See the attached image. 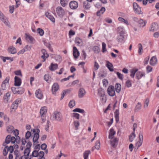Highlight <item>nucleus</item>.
Segmentation results:
<instances>
[{"mask_svg": "<svg viewBox=\"0 0 159 159\" xmlns=\"http://www.w3.org/2000/svg\"><path fill=\"white\" fill-rule=\"evenodd\" d=\"M118 35L116 39L120 43H122L124 41L125 30L122 27L120 26L118 28Z\"/></svg>", "mask_w": 159, "mask_h": 159, "instance_id": "nucleus-1", "label": "nucleus"}, {"mask_svg": "<svg viewBox=\"0 0 159 159\" xmlns=\"http://www.w3.org/2000/svg\"><path fill=\"white\" fill-rule=\"evenodd\" d=\"M53 117L55 120L60 122L62 121V116L59 112H54L53 114Z\"/></svg>", "mask_w": 159, "mask_h": 159, "instance_id": "nucleus-2", "label": "nucleus"}, {"mask_svg": "<svg viewBox=\"0 0 159 159\" xmlns=\"http://www.w3.org/2000/svg\"><path fill=\"white\" fill-rule=\"evenodd\" d=\"M56 11L58 16L62 18L65 14V11L61 7H58L56 8Z\"/></svg>", "mask_w": 159, "mask_h": 159, "instance_id": "nucleus-3", "label": "nucleus"}, {"mask_svg": "<svg viewBox=\"0 0 159 159\" xmlns=\"http://www.w3.org/2000/svg\"><path fill=\"white\" fill-rule=\"evenodd\" d=\"M11 90L14 94H16L18 93V94H21L24 91V90L21 88H16L15 87H12Z\"/></svg>", "mask_w": 159, "mask_h": 159, "instance_id": "nucleus-4", "label": "nucleus"}, {"mask_svg": "<svg viewBox=\"0 0 159 159\" xmlns=\"http://www.w3.org/2000/svg\"><path fill=\"white\" fill-rule=\"evenodd\" d=\"M31 131L32 132V134H33V139H39V133L40 130L38 129H31Z\"/></svg>", "mask_w": 159, "mask_h": 159, "instance_id": "nucleus-5", "label": "nucleus"}, {"mask_svg": "<svg viewBox=\"0 0 159 159\" xmlns=\"http://www.w3.org/2000/svg\"><path fill=\"white\" fill-rule=\"evenodd\" d=\"M107 93L111 96H114L115 94L114 87L113 86H110L107 89Z\"/></svg>", "mask_w": 159, "mask_h": 159, "instance_id": "nucleus-6", "label": "nucleus"}, {"mask_svg": "<svg viewBox=\"0 0 159 159\" xmlns=\"http://www.w3.org/2000/svg\"><path fill=\"white\" fill-rule=\"evenodd\" d=\"M21 99L18 98L13 103L11 106V109L12 110H15L17 109L18 107V104L21 102Z\"/></svg>", "mask_w": 159, "mask_h": 159, "instance_id": "nucleus-7", "label": "nucleus"}, {"mask_svg": "<svg viewBox=\"0 0 159 159\" xmlns=\"http://www.w3.org/2000/svg\"><path fill=\"white\" fill-rule=\"evenodd\" d=\"M0 20L5 25L9 27H10L11 25L10 23L8 20L7 18L4 15L0 17Z\"/></svg>", "mask_w": 159, "mask_h": 159, "instance_id": "nucleus-8", "label": "nucleus"}, {"mask_svg": "<svg viewBox=\"0 0 159 159\" xmlns=\"http://www.w3.org/2000/svg\"><path fill=\"white\" fill-rule=\"evenodd\" d=\"M133 7L135 13L138 14L141 13V8L136 3L134 2L133 3Z\"/></svg>", "mask_w": 159, "mask_h": 159, "instance_id": "nucleus-9", "label": "nucleus"}, {"mask_svg": "<svg viewBox=\"0 0 159 159\" xmlns=\"http://www.w3.org/2000/svg\"><path fill=\"white\" fill-rule=\"evenodd\" d=\"M69 6L71 9H75L78 7V3L76 1H72L70 2Z\"/></svg>", "mask_w": 159, "mask_h": 159, "instance_id": "nucleus-10", "label": "nucleus"}, {"mask_svg": "<svg viewBox=\"0 0 159 159\" xmlns=\"http://www.w3.org/2000/svg\"><path fill=\"white\" fill-rule=\"evenodd\" d=\"M86 91L83 88H80L78 91V97L80 98H82L85 95Z\"/></svg>", "mask_w": 159, "mask_h": 159, "instance_id": "nucleus-11", "label": "nucleus"}, {"mask_svg": "<svg viewBox=\"0 0 159 159\" xmlns=\"http://www.w3.org/2000/svg\"><path fill=\"white\" fill-rule=\"evenodd\" d=\"M59 86L57 83H54L52 85V93L54 94H55L56 93V92L59 89Z\"/></svg>", "mask_w": 159, "mask_h": 159, "instance_id": "nucleus-12", "label": "nucleus"}, {"mask_svg": "<svg viewBox=\"0 0 159 159\" xmlns=\"http://www.w3.org/2000/svg\"><path fill=\"white\" fill-rule=\"evenodd\" d=\"M158 28V24L156 23H153L152 24L150 31L154 32L157 31Z\"/></svg>", "mask_w": 159, "mask_h": 159, "instance_id": "nucleus-13", "label": "nucleus"}, {"mask_svg": "<svg viewBox=\"0 0 159 159\" xmlns=\"http://www.w3.org/2000/svg\"><path fill=\"white\" fill-rule=\"evenodd\" d=\"M14 85L16 86H19L21 85V79L18 77L16 76L14 78Z\"/></svg>", "mask_w": 159, "mask_h": 159, "instance_id": "nucleus-14", "label": "nucleus"}, {"mask_svg": "<svg viewBox=\"0 0 159 159\" xmlns=\"http://www.w3.org/2000/svg\"><path fill=\"white\" fill-rule=\"evenodd\" d=\"M35 94L36 97L39 99H41L43 97V94L42 91L38 89L36 90Z\"/></svg>", "mask_w": 159, "mask_h": 159, "instance_id": "nucleus-15", "label": "nucleus"}, {"mask_svg": "<svg viewBox=\"0 0 159 159\" xmlns=\"http://www.w3.org/2000/svg\"><path fill=\"white\" fill-rule=\"evenodd\" d=\"M73 55L75 58H77L79 56L80 53L75 47H74L73 48Z\"/></svg>", "mask_w": 159, "mask_h": 159, "instance_id": "nucleus-16", "label": "nucleus"}, {"mask_svg": "<svg viewBox=\"0 0 159 159\" xmlns=\"http://www.w3.org/2000/svg\"><path fill=\"white\" fill-rule=\"evenodd\" d=\"M157 63V59L156 56L152 57L150 61V64L151 65L154 66Z\"/></svg>", "mask_w": 159, "mask_h": 159, "instance_id": "nucleus-17", "label": "nucleus"}, {"mask_svg": "<svg viewBox=\"0 0 159 159\" xmlns=\"http://www.w3.org/2000/svg\"><path fill=\"white\" fill-rule=\"evenodd\" d=\"M137 127V124L136 123H134L133 125V132H132L131 134L129 136V139H133L135 138V135L134 133L135 129Z\"/></svg>", "mask_w": 159, "mask_h": 159, "instance_id": "nucleus-18", "label": "nucleus"}, {"mask_svg": "<svg viewBox=\"0 0 159 159\" xmlns=\"http://www.w3.org/2000/svg\"><path fill=\"white\" fill-rule=\"evenodd\" d=\"M118 140H110V143L111 146L113 148H116L118 143Z\"/></svg>", "mask_w": 159, "mask_h": 159, "instance_id": "nucleus-19", "label": "nucleus"}, {"mask_svg": "<svg viewBox=\"0 0 159 159\" xmlns=\"http://www.w3.org/2000/svg\"><path fill=\"white\" fill-rule=\"evenodd\" d=\"M41 52L43 54L41 57L43 59V61L44 62L45 61L46 59L48 57V55L47 53L46 50L44 49H42Z\"/></svg>", "mask_w": 159, "mask_h": 159, "instance_id": "nucleus-20", "label": "nucleus"}, {"mask_svg": "<svg viewBox=\"0 0 159 159\" xmlns=\"http://www.w3.org/2000/svg\"><path fill=\"white\" fill-rule=\"evenodd\" d=\"M25 35L26 40L30 43H33L34 39L32 36L27 34H25Z\"/></svg>", "mask_w": 159, "mask_h": 159, "instance_id": "nucleus-21", "label": "nucleus"}, {"mask_svg": "<svg viewBox=\"0 0 159 159\" xmlns=\"http://www.w3.org/2000/svg\"><path fill=\"white\" fill-rule=\"evenodd\" d=\"M45 16L49 19L52 22H54L55 19L53 16L50 13L47 12L45 13Z\"/></svg>", "mask_w": 159, "mask_h": 159, "instance_id": "nucleus-22", "label": "nucleus"}, {"mask_svg": "<svg viewBox=\"0 0 159 159\" xmlns=\"http://www.w3.org/2000/svg\"><path fill=\"white\" fill-rule=\"evenodd\" d=\"M2 145L3 146H5L3 151V155L4 156H6L9 151V147L8 146L6 145L5 143H3Z\"/></svg>", "mask_w": 159, "mask_h": 159, "instance_id": "nucleus-23", "label": "nucleus"}, {"mask_svg": "<svg viewBox=\"0 0 159 159\" xmlns=\"http://www.w3.org/2000/svg\"><path fill=\"white\" fill-rule=\"evenodd\" d=\"M58 65L57 64H53L51 63V65L49 67V69L51 71H54L57 69L58 68Z\"/></svg>", "mask_w": 159, "mask_h": 159, "instance_id": "nucleus-24", "label": "nucleus"}, {"mask_svg": "<svg viewBox=\"0 0 159 159\" xmlns=\"http://www.w3.org/2000/svg\"><path fill=\"white\" fill-rule=\"evenodd\" d=\"M144 76V73L143 72L141 71L138 72L136 74V77L138 80L141 79L142 78V77L143 76Z\"/></svg>", "mask_w": 159, "mask_h": 159, "instance_id": "nucleus-25", "label": "nucleus"}, {"mask_svg": "<svg viewBox=\"0 0 159 159\" xmlns=\"http://www.w3.org/2000/svg\"><path fill=\"white\" fill-rule=\"evenodd\" d=\"M47 109L46 107H42L40 111L41 116H44L47 113Z\"/></svg>", "mask_w": 159, "mask_h": 159, "instance_id": "nucleus-26", "label": "nucleus"}, {"mask_svg": "<svg viewBox=\"0 0 159 159\" xmlns=\"http://www.w3.org/2000/svg\"><path fill=\"white\" fill-rule=\"evenodd\" d=\"M114 115L116 122V123H117L119 120V111L118 110L116 109V110L114 112Z\"/></svg>", "mask_w": 159, "mask_h": 159, "instance_id": "nucleus-27", "label": "nucleus"}, {"mask_svg": "<svg viewBox=\"0 0 159 159\" xmlns=\"http://www.w3.org/2000/svg\"><path fill=\"white\" fill-rule=\"evenodd\" d=\"M106 66L111 71H113L114 70L113 69V66L112 64L109 61L107 62Z\"/></svg>", "mask_w": 159, "mask_h": 159, "instance_id": "nucleus-28", "label": "nucleus"}, {"mask_svg": "<svg viewBox=\"0 0 159 159\" xmlns=\"http://www.w3.org/2000/svg\"><path fill=\"white\" fill-rule=\"evenodd\" d=\"M115 89L116 92L119 93L121 89V85L120 84L117 83L115 86Z\"/></svg>", "mask_w": 159, "mask_h": 159, "instance_id": "nucleus-29", "label": "nucleus"}, {"mask_svg": "<svg viewBox=\"0 0 159 159\" xmlns=\"http://www.w3.org/2000/svg\"><path fill=\"white\" fill-rule=\"evenodd\" d=\"M105 11V8L104 7H102L100 10L98 11L97 12V15L98 16H100L103 14Z\"/></svg>", "mask_w": 159, "mask_h": 159, "instance_id": "nucleus-30", "label": "nucleus"}, {"mask_svg": "<svg viewBox=\"0 0 159 159\" xmlns=\"http://www.w3.org/2000/svg\"><path fill=\"white\" fill-rule=\"evenodd\" d=\"M10 96V94L9 92L6 93L3 97V99L5 102H8Z\"/></svg>", "mask_w": 159, "mask_h": 159, "instance_id": "nucleus-31", "label": "nucleus"}, {"mask_svg": "<svg viewBox=\"0 0 159 159\" xmlns=\"http://www.w3.org/2000/svg\"><path fill=\"white\" fill-rule=\"evenodd\" d=\"M8 51L11 54H15L16 52V49L14 47H11L9 48Z\"/></svg>", "mask_w": 159, "mask_h": 159, "instance_id": "nucleus-32", "label": "nucleus"}, {"mask_svg": "<svg viewBox=\"0 0 159 159\" xmlns=\"http://www.w3.org/2000/svg\"><path fill=\"white\" fill-rule=\"evenodd\" d=\"M115 132L113 129H111L110 130L109 134V139H112L113 136L115 134Z\"/></svg>", "mask_w": 159, "mask_h": 159, "instance_id": "nucleus-33", "label": "nucleus"}, {"mask_svg": "<svg viewBox=\"0 0 159 159\" xmlns=\"http://www.w3.org/2000/svg\"><path fill=\"white\" fill-rule=\"evenodd\" d=\"M84 8L86 9H89L90 7V4L87 1L84 2H83Z\"/></svg>", "mask_w": 159, "mask_h": 159, "instance_id": "nucleus-34", "label": "nucleus"}, {"mask_svg": "<svg viewBox=\"0 0 159 159\" xmlns=\"http://www.w3.org/2000/svg\"><path fill=\"white\" fill-rule=\"evenodd\" d=\"M70 91L71 90L70 89L65 90L63 91L61 93V99H62L64 98L66 93H69Z\"/></svg>", "mask_w": 159, "mask_h": 159, "instance_id": "nucleus-35", "label": "nucleus"}, {"mask_svg": "<svg viewBox=\"0 0 159 159\" xmlns=\"http://www.w3.org/2000/svg\"><path fill=\"white\" fill-rule=\"evenodd\" d=\"M91 153L90 150L86 151L84 153V159H87L89 154Z\"/></svg>", "mask_w": 159, "mask_h": 159, "instance_id": "nucleus-36", "label": "nucleus"}, {"mask_svg": "<svg viewBox=\"0 0 159 159\" xmlns=\"http://www.w3.org/2000/svg\"><path fill=\"white\" fill-rule=\"evenodd\" d=\"M138 23L141 27L145 26L146 24V22L142 19H140L138 20Z\"/></svg>", "mask_w": 159, "mask_h": 159, "instance_id": "nucleus-37", "label": "nucleus"}, {"mask_svg": "<svg viewBox=\"0 0 159 159\" xmlns=\"http://www.w3.org/2000/svg\"><path fill=\"white\" fill-rule=\"evenodd\" d=\"M68 1L67 0H60V3L63 7H65L68 3Z\"/></svg>", "mask_w": 159, "mask_h": 159, "instance_id": "nucleus-38", "label": "nucleus"}, {"mask_svg": "<svg viewBox=\"0 0 159 159\" xmlns=\"http://www.w3.org/2000/svg\"><path fill=\"white\" fill-rule=\"evenodd\" d=\"M14 127L12 126H9L7 127V131L9 133H12L14 131Z\"/></svg>", "mask_w": 159, "mask_h": 159, "instance_id": "nucleus-39", "label": "nucleus"}, {"mask_svg": "<svg viewBox=\"0 0 159 159\" xmlns=\"http://www.w3.org/2000/svg\"><path fill=\"white\" fill-rule=\"evenodd\" d=\"M98 94L101 97L103 96L104 95V92L102 89H99L98 90Z\"/></svg>", "mask_w": 159, "mask_h": 159, "instance_id": "nucleus-40", "label": "nucleus"}, {"mask_svg": "<svg viewBox=\"0 0 159 159\" xmlns=\"http://www.w3.org/2000/svg\"><path fill=\"white\" fill-rule=\"evenodd\" d=\"M143 143V140H139L137 141L135 144V147H137V149H138L142 145Z\"/></svg>", "mask_w": 159, "mask_h": 159, "instance_id": "nucleus-41", "label": "nucleus"}, {"mask_svg": "<svg viewBox=\"0 0 159 159\" xmlns=\"http://www.w3.org/2000/svg\"><path fill=\"white\" fill-rule=\"evenodd\" d=\"M138 69H133L131 71V74L130 76L132 78H134V76L135 73L138 71Z\"/></svg>", "mask_w": 159, "mask_h": 159, "instance_id": "nucleus-42", "label": "nucleus"}, {"mask_svg": "<svg viewBox=\"0 0 159 159\" xmlns=\"http://www.w3.org/2000/svg\"><path fill=\"white\" fill-rule=\"evenodd\" d=\"M30 152V149H29L28 148H26L24 151V155L23 156L25 157L28 156Z\"/></svg>", "mask_w": 159, "mask_h": 159, "instance_id": "nucleus-43", "label": "nucleus"}, {"mask_svg": "<svg viewBox=\"0 0 159 159\" xmlns=\"http://www.w3.org/2000/svg\"><path fill=\"white\" fill-rule=\"evenodd\" d=\"M73 124L75 130H77L78 129V127L80 125L79 122L78 120H75L74 121Z\"/></svg>", "mask_w": 159, "mask_h": 159, "instance_id": "nucleus-44", "label": "nucleus"}, {"mask_svg": "<svg viewBox=\"0 0 159 159\" xmlns=\"http://www.w3.org/2000/svg\"><path fill=\"white\" fill-rule=\"evenodd\" d=\"M5 139H20V137L15 138V137L11 136V135L9 134L7 136Z\"/></svg>", "mask_w": 159, "mask_h": 159, "instance_id": "nucleus-45", "label": "nucleus"}, {"mask_svg": "<svg viewBox=\"0 0 159 159\" xmlns=\"http://www.w3.org/2000/svg\"><path fill=\"white\" fill-rule=\"evenodd\" d=\"M100 142L99 141H97L95 143V148L98 150H99L100 148Z\"/></svg>", "mask_w": 159, "mask_h": 159, "instance_id": "nucleus-46", "label": "nucleus"}, {"mask_svg": "<svg viewBox=\"0 0 159 159\" xmlns=\"http://www.w3.org/2000/svg\"><path fill=\"white\" fill-rule=\"evenodd\" d=\"M93 50L95 53H98L100 51V49L99 47L98 46H94L93 48Z\"/></svg>", "mask_w": 159, "mask_h": 159, "instance_id": "nucleus-47", "label": "nucleus"}, {"mask_svg": "<svg viewBox=\"0 0 159 159\" xmlns=\"http://www.w3.org/2000/svg\"><path fill=\"white\" fill-rule=\"evenodd\" d=\"M73 111L77 112L79 113H84L85 112L84 110L79 108H76L73 110Z\"/></svg>", "mask_w": 159, "mask_h": 159, "instance_id": "nucleus-48", "label": "nucleus"}, {"mask_svg": "<svg viewBox=\"0 0 159 159\" xmlns=\"http://www.w3.org/2000/svg\"><path fill=\"white\" fill-rule=\"evenodd\" d=\"M37 32L41 36H43L44 33L43 30L40 28H39L37 29Z\"/></svg>", "mask_w": 159, "mask_h": 159, "instance_id": "nucleus-49", "label": "nucleus"}, {"mask_svg": "<svg viewBox=\"0 0 159 159\" xmlns=\"http://www.w3.org/2000/svg\"><path fill=\"white\" fill-rule=\"evenodd\" d=\"M44 79L47 82H48L49 80L51 78V77L49 74H46L44 76Z\"/></svg>", "mask_w": 159, "mask_h": 159, "instance_id": "nucleus-50", "label": "nucleus"}, {"mask_svg": "<svg viewBox=\"0 0 159 159\" xmlns=\"http://www.w3.org/2000/svg\"><path fill=\"white\" fill-rule=\"evenodd\" d=\"M75 105V102L74 100H71L69 104V106L70 108H72Z\"/></svg>", "mask_w": 159, "mask_h": 159, "instance_id": "nucleus-51", "label": "nucleus"}, {"mask_svg": "<svg viewBox=\"0 0 159 159\" xmlns=\"http://www.w3.org/2000/svg\"><path fill=\"white\" fill-rule=\"evenodd\" d=\"M118 20L119 21L124 22L127 25H128L129 23L127 20H125L123 18L119 17L118 18Z\"/></svg>", "mask_w": 159, "mask_h": 159, "instance_id": "nucleus-52", "label": "nucleus"}, {"mask_svg": "<svg viewBox=\"0 0 159 159\" xmlns=\"http://www.w3.org/2000/svg\"><path fill=\"white\" fill-rule=\"evenodd\" d=\"M155 0H143V3L144 5H145L147 4L148 2L149 3H151L154 2Z\"/></svg>", "mask_w": 159, "mask_h": 159, "instance_id": "nucleus-53", "label": "nucleus"}, {"mask_svg": "<svg viewBox=\"0 0 159 159\" xmlns=\"http://www.w3.org/2000/svg\"><path fill=\"white\" fill-rule=\"evenodd\" d=\"M82 42V40L79 37H76L75 39V42L78 45H79Z\"/></svg>", "mask_w": 159, "mask_h": 159, "instance_id": "nucleus-54", "label": "nucleus"}, {"mask_svg": "<svg viewBox=\"0 0 159 159\" xmlns=\"http://www.w3.org/2000/svg\"><path fill=\"white\" fill-rule=\"evenodd\" d=\"M39 153L37 150H34L32 153L31 156L33 157H37L39 156Z\"/></svg>", "mask_w": 159, "mask_h": 159, "instance_id": "nucleus-55", "label": "nucleus"}, {"mask_svg": "<svg viewBox=\"0 0 159 159\" xmlns=\"http://www.w3.org/2000/svg\"><path fill=\"white\" fill-rule=\"evenodd\" d=\"M138 47H139V50H138V53L139 54L141 55L142 54V52H141V51H143V47L141 44L139 43L138 44Z\"/></svg>", "mask_w": 159, "mask_h": 159, "instance_id": "nucleus-56", "label": "nucleus"}, {"mask_svg": "<svg viewBox=\"0 0 159 159\" xmlns=\"http://www.w3.org/2000/svg\"><path fill=\"white\" fill-rule=\"evenodd\" d=\"M71 116L72 117L75 118L77 119H79L80 118L79 114L76 113H73L71 114Z\"/></svg>", "mask_w": 159, "mask_h": 159, "instance_id": "nucleus-57", "label": "nucleus"}, {"mask_svg": "<svg viewBox=\"0 0 159 159\" xmlns=\"http://www.w3.org/2000/svg\"><path fill=\"white\" fill-rule=\"evenodd\" d=\"M14 154L15 155V159H18L20 157V154L18 151L16 150L14 152Z\"/></svg>", "mask_w": 159, "mask_h": 159, "instance_id": "nucleus-58", "label": "nucleus"}, {"mask_svg": "<svg viewBox=\"0 0 159 159\" xmlns=\"http://www.w3.org/2000/svg\"><path fill=\"white\" fill-rule=\"evenodd\" d=\"M31 135V132L28 131H27L25 134V137L26 139H28Z\"/></svg>", "mask_w": 159, "mask_h": 159, "instance_id": "nucleus-59", "label": "nucleus"}, {"mask_svg": "<svg viewBox=\"0 0 159 159\" xmlns=\"http://www.w3.org/2000/svg\"><path fill=\"white\" fill-rule=\"evenodd\" d=\"M107 51L106 49V44L104 43H102V52H104Z\"/></svg>", "mask_w": 159, "mask_h": 159, "instance_id": "nucleus-60", "label": "nucleus"}, {"mask_svg": "<svg viewBox=\"0 0 159 159\" xmlns=\"http://www.w3.org/2000/svg\"><path fill=\"white\" fill-rule=\"evenodd\" d=\"M131 82L130 80H127L126 82V86L129 88L131 86Z\"/></svg>", "mask_w": 159, "mask_h": 159, "instance_id": "nucleus-61", "label": "nucleus"}, {"mask_svg": "<svg viewBox=\"0 0 159 159\" xmlns=\"http://www.w3.org/2000/svg\"><path fill=\"white\" fill-rule=\"evenodd\" d=\"M152 70V68L149 66H148L146 67V70L147 73L151 72Z\"/></svg>", "mask_w": 159, "mask_h": 159, "instance_id": "nucleus-62", "label": "nucleus"}, {"mask_svg": "<svg viewBox=\"0 0 159 159\" xmlns=\"http://www.w3.org/2000/svg\"><path fill=\"white\" fill-rule=\"evenodd\" d=\"M25 51H30L31 48V46L30 45H27L23 48Z\"/></svg>", "mask_w": 159, "mask_h": 159, "instance_id": "nucleus-63", "label": "nucleus"}, {"mask_svg": "<svg viewBox=\"0 0 159 159\" xmlns=\"http://www.w3.org/2000/svg\"><path fill=\"white\" fill-rule=\"evenodd\" d=\"M14 6L13 5L11 6H9V11L11 13H12L14 12Z\"/></svg>", "mask_w": 159, "mask_h": 159, "instance_id": "nucleus-64", "label": "nucleus"}]
</instances>
